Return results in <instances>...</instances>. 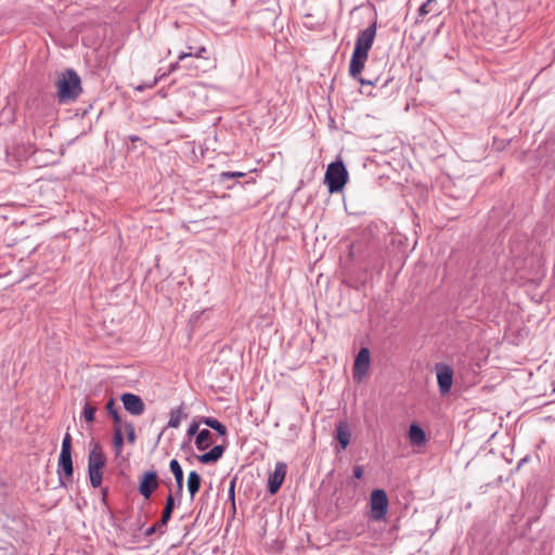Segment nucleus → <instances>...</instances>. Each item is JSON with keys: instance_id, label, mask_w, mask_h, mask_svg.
Here are the masks:
<instances>
[{"instance_id": "72a5a7b5", "label": "nucleus", "mask_w": 555, "mask_h": 555, "mask_svg": "<svg viewBox=\"0 0 555 555\" xmlns=\"http://www.w3.org/2000/svg\"><path fill=\"white\" fill-rule=\"evenodd\" d=\"M154 527H156V530L159 531L160 534H163L165 532L164 528L167 526V525H162V518L153 525Z\"/></svg>"}, {"instance_id": "aec40b11", "label": "nucleus", "mask_w": 555, "mask_h": 555, "mask_svg": "<svg viewBox=\"0 0 555 555\" xmlns=\"http://www.w3.org/2000/svg\"><path fill=\"white\" fill-rule=\"evenodd\" d=\"M201 423H203L206 426L210 427L211 429L216 430L220 436L227 435V427L221 422H219L217 418L204 416L201 418Z\"/></svg>"}, {"instance_id": "f8f14e48", "label": "nucleus", "mask_w": 555, "mask_h": 555, "mask_svg": "<svg viewBox=\"0 0 555 555\" xmlns=\"http://www.w3.org/2000/svg\"><path fill=\"white\" fill-rule=\"evenodd\" d=\"M366 55L361 53L352 52L350 64H349V75L352 78H358L362 73L365 62L367 61Z\"/></svg>"}, {"instance_id": "4be33fe9", "label": "nucleus", "mask_w": 555, "mask_h": 555, "mask_svg": "<svg viewBox=\"0 0 555 555\" xmlns=\"http://www.w3.org/2000/svg\"><path fill=\"white\" fill-rule=\"evenodd\" d=\"M175 508V499L172 493H169V495L166 499V504L162 513V525H167L168 521L171 518L172 512Z\"/></svg>"}, {"instance_id": "0eeeda50", "label": "nucleus", "mask_w": 555, "mask_h": 555, "mask_svg": "<svg viewBox=\"0 0 555 555\" xmlns=\"http://www.w3.org/2000/svg\"><path fill=\"white\" fill-rule=\"evenodd\" d=\"M370 367V350L367 348H361L358 352L353 369L352 375L353 378L358 382H361L363 377L367 374Z\"/></svg>"}, {"instance_id": "bb28decb", "label": "nucleus", "mask_w": 555, "mask_h": 555, "mask_svg": "<svg viewBox=\"0 0 555 555\" xmlns=\"http://www.w3.org/2000/svg\"><path fill=\"white\" fill-rule=\"evenodd\" d=\"M61 454H72V436L69 433H66L63 438Z\"/></svg>"}, {"instance_id": "7ed1b4c3", "label": "nucleus", "mask_w": 555, "mask_h": 555, "mask_svg": "<svg viewBox=\"0 0 555 555\" xmlns=\"http://www.w3.org/2000/svg\"><path fill=\"white\" fill-rule=\"evenodd\" d=\"M324 181L330 193H338L343 191L348 181V171L343 160L337 159L327 166Z\"/></svg>"}, {"instance_id": "1a4fd4ad", "label": "nucleus", "mask_w": 555, "mask_h": 555, "mask_svg": "<svg viewBox=\"0 0 555 555\" xmlns=\"http://www.w3.org/2000/svg\"><path fill=\"white\" fill-rule=\"evenodd\" d=\"M286 472L287 466L285 463L278 462L275 464L274 470L269 475L268 479V490L271 494H275L280 490L285 479Z\"/></svg>"}, {"instance_id": "473e14b6", "label": "nucleus", "mask_w": 555, "mask_h": 555, "mask_svg": "<svg viewBox=\"0 0 555 555\" xmlns=\"http://www.w3.org/2000/svg\"><path fill=\"white\" fill-rule=\"evenodd\" d=\"M362 476H363V468H362V466H359V465L354 466L353 467V477L356 479H361Z\"/></svg>"}, {"instance_id": "a211bd4d", "label": "nucleus", "mask_w": 555, "mask_h": 555, "mask_svg": "<svg viewBox=\"0 0 555 555\" xmlns=\"http://www.w3.org/2000/svg\"><path fill=\"white\" fill-rule=\"evenodd\" d=\"M105 409L108 415L113 418L114 427H122V420L114 398H109L106 402Z\"/></svg>"}, {"instance_id": "6ab92c4d", "label": "nucleus", "mask_w": 555, "mask_h": 555, "mask_svg": "<svg viewBox=\"0 0 555 555\" xmlns=\"http://www.w3.org/2000/svg\"><path fill=\"white\" fill-rule=\"evenodd\" d=\"M211 433L208 429H202L198 431L195 438V446L199 451L206 450L210 446Z\"/></svg>"}, {"instance_id": "a878e982", "label": "nucleus", "mask_w": 555, "mask_h": 555, "mask_svg": "<svg viewBox=\"0 0 555 555\" xmlns=\"http://www.w3.org/2000/svg\"><path fill=\"white\" fill-rule=\"evenodd\" d=\"M125 430H126V435H127V440L129 443H134L135 442V439H137V436H135V430H134V426L132 423L130 422H126L125 424H122Z\"/></svg>"}, {"instance_id": "e433bc0d", "label": "nucleus", "mask_w": 555, "mask_h": 555, "mask_svg": "<svg viewBox=\"0 0 555 555\" xmlns=\"http://www.w3.org/2000/svg\"><path fill=\"white\" fill-rule=\"evenodd\" d=\"M229 494H230L231 499L234 500V481H232V483H231Z\"/></svg>"}, {"instance_id": "dca6fc26", "label": "nucleus", "mask_w": 555, "mask_h": 555, "mask_svg": "<svg viewBox=\"0 0 555 555\" xmlns=\"http://www.w3.org/2000/svg\"><path fill=\"white\" fill-rule=\"evenodd\" d=\"M410 441L415 446H422L426 442V434L417 424H411L408 433Z\"/></svg>"}, {"instance_id": "2eb2a0df", "label": "nucleus", "mask_w": 555, "mask_h": 555, "mask_svg": "<svg viewBox=\"0 0 555 555\" xmlns=\"http://www.w3.org/2000/svg\"><path fill=\"white\" fill-rule=\"evenodd\" d=\"M351 433L348 425L345 422H339L336 425V438L340 444V448L345 450L350 442Z\"/></svg>"}, {"instance_id": "ddd939ff", "label": "nucleus", "mask_w": 555, "mask_h": 555, "mask_svg": "<svg viewBox=\"0 0 555 555\" xmlns=\"http://www.w3.org/2000/svg\"><path fill=\"white\" fill-rule=\"evenodd\" d=\"M169 468L176 479V485H177L176 493H177V495L180 496L183 491V479H184L183 469H182L180 463L176 459L170 461Z\"/></svg>"}, {"instance_id": "f3484780", "label": "nucleus", "mask_w": 555, "mask_h": 555, "mask_svg": "<svg viewBox=\"0 0 555 555\" xmlns=\"http://www.w3.org/2000/svg\"><path fill=\"white\" fill-rule=\"evenodd\" d=\"M202 485V477L195 470L190 472L188 476V490L190 492L191 499H194L196 493L199 491Z\"/></svg>"}, {"instance_id": "f704fd0d", "label": "nucleus", "mask_w": 555, "mask_h": 555, "mask_svg": "<svg viewBox=\"0 0 555 555\" xmlns=\"http://www.w3.org/2000/svg\"><path fill=\"white\" fill-rule=\"evenodd\" d=\"M155 532H157L156 527L151 526L150 528H147V529L145 530V535H146V537H150V535L154 534Z\"/></svg>"}, {"instance_id": "6e6552de", "label": "nucleus", "mask_w": 555, "mask_h": 555, "mask_svg": "<svg viewBox=\"0 0 555 555\" xmlns=\"http://www.w3.org/2000/svg\"><path fill=\"white\" fill-rule=\"evenodd\" d=\"M124 409L131 415L139 416L145 411V404L143 400L134 393L125 392L120 396Z\"/></svg>"}, {"instance_id": "c756f323", "label": "nucleus", "mask_w": 555, "mask_h": 555, "mask_svg": "<svg viewBox=\"0 0 555 555\" xmlns=\"http://www.w3.org/2000/svg\"><path fill=\"white\" fill-rule=\"evenodd\" d=\"M243 176H245V173L240 172V171H223L220 173V179L222 181H225L228 179H233V178L243 177Z\"/></svg>"}, {"instance_id": "c85d7f7f", "label": "nucleus", "mask_w": 555, "mask_h": 555, "mask_svg": "<svg viewBox=\"0 0 555 555\" xmlns=\"http://www.w3.org/2000/svg\"><path fill=\"white\" fill-rule=\"evenodd\" d=\"M206 52V48L202 47L199 48L195 53H194V56L195 57H202L203 56V53ZM190 56H193V53L191 52H182L180 55H179V62L185 60L186 57H190Z\"/></svg>"}, {"instance_id": "5701e85b", "label": "nucleus", "mask_w": 555, "mask_h": 555, "mask_svg": "<svg viewBox=\"0 0 555 555\" xmlns=\"http://www.w3.org/2000/svg\"><path fill=\"white\" fill-rule=\"evenodd\" d=\"M124 441L122 427H114L113 447L117 455L121 452Z\"/></svg>"}, {"instance_id": "4468645a", "label": "nucleus", "mask_w": 555, "mask_h": 555, "mask_svg": "<svg viewBox=\"0 0 555 555\" xmlns=\"http://www.w3.org/2000/svg\"><path fill=\"white\" fill-rule=\"evenodd\" d=\"M224 452L223 446H215L210 451L197 456V460L203 464H210L217 462L222 457Z\"/></svg>"}, {"instance_id": "412c9836", "label": "nucleus", "mask_w": 555, "mask_h": 555, "mask_svg": "<svg viewBox=\"0 0 555 555\" xmlns=\"http://www.w3.org/2000/svg\"><path fill=\"white\" fill-rule=\"evenodd\" d=\"M188 414L183 412V408L179 406L170 411V418L168 421V427L178 428L181 424L182 418H186Z\"/></svg>"}, {"instance_id": "7c9ffc66", "label": "nucleus", "mask_w": 555, "mask_h": 555, "mask_svg": "<svg viewBox=\"0 0 555 555\" xmlns=\"http://www.w3.org/2000/svg\"><path fill=\"white\" fill-rule=\"evenodd\" d=\"M198 427H199L198 423L192 422L188 428V433H186L188 436L193 437L194 435L198 434Z\"/></svg>"}, {"instance_id": "2f4dec72", "label": "nucleus", "mask_w": 555, "mask_h": 555, "mask_svg": "<svg viewBox=\"0 0 555 555\" xmlns=\"http://www.w3.org/2000/svg\"><path fill=\"white\" fill-rule=\"evenodd\" d=\"M361 85H369V86H374L377 81H378V78L372 80V79H365V78H362V77H358L356 78Z\"/></svg>"}, {"instance_id": "f03ea898", "label": "nucleus", "mask_w": 555, "mask_h": 555, "mask_svg": "<svg viewBox=\"0 0 555 555\" xmlns=\"http://www.w3.org/2000/svg\"><path fill=\"white\" fill-rule=\"evenodd\" d=\"M106 464V456L102 451L100 443H92V448L88 456V473L90 483L93 488H98L102 483V469Z\"/></svg>"}, {"instance_id": "b1692460", "label": "nucleus", "mask_w": 555, "mask_h": 555, "mask_svg": "<svg viewBox=\"0 0 555 555\" xmlns=\"http://www.w3.org/2000/svg\"><path fill=\"white\" fill-rule=\"evenodd\" d=\"M95 412L96 408L91 405L89 402H86L82 410V417L86 422L91 423L94 421Z\"/></svg>"}, {"instance_id": "20e7f679", "label": "nucleus", "mask_w": 555, "mask_h": 555, "mask_svg": "<svg viewBox=\"0 0 555 555\" xmlns=\"http://www.w3.org/2000/svg\"><path fill=\"white\" fill-rule=\"evenodd\" d=\"M389 501L383 489H375L370 495L371 517L376 521L385 519L388 512Z\"/></svg>"}, {"instance_id": "9d476101", "label": "nucleus", "mask_w": 555, "mask_h": 555, "mask_svg": "<svg viewBox=\"0 0 555 555\" xmlns=\"http://www.w3.org/2000/svg\"><path fill=\"white\" fill-rule=\"evenodd\" d=\"M158 487V476L155 470L145 472L139 483V492L145 499H150Z\"/></svg>"}, {"instance_id": "4c0bfd02", "label": "nucleus", "mask_w": 555, "mask_h": 555, "mask_svg": "<svg viewBox=\"0 0 555 555\" xmlns=\"http://www.w3.org/2000/svg\"><path fill=\"white\" fill-rule=\"evenodd\" d=\"M231 1H232V3H234L235 0H231Z\"/></svg>"}, {"instance_id": "423d86ee", "label": "nucleus", "mask_w": 555, "mask_h": 555, "mask_svg": "<svg viewBox=\"0 0 555 555\" xmlns=\"http://www.w3.org/2000/svg\"><path fill=\"white\" fill-rule=\"evenodd\" d=\"M437 383L441 395L450 392L453 384V370L450 365L444 363H437L435 366Z\"/></svg>"}, {"instance_id": "f257e3e1", "label": "nucleus", "mask_w": 555, "mask_h": 555, "mask_svg": "<svg viewBox=\"0 0 555 555\" xmlns=\"http://www.w3.org/2000/svg\"><path fill=\"white\" fill-rule=\"evenodd\" d=\"M56 87L61 102L73 101L81 92L80 77L74 69H66L60 75Z\"/></svg>"}, {"instance_id": "cd10ccee", "label": "nucleus", "mask_w": 555, "mask_h": 555, "mask_svg": "<svg viewBox=\"0 0 555 555\" xmlns=\"http://www.w3.org/2000/svg\"><path fill=\"white\" fill-rule=\"evenodd\" d=\"M436 0H427L426 2H424L420 9H418V16H425L427 15L428 13H430L433 11L431 9V4L435 2Z\"/></svg>"}, {"instance_id": "9b49d317", "label": "nucleus", "mask_w": 555, "mask_h": 555, "mask_svg": "<svg viewBox=\"0 0 555 555\" xmlns=\"http://www.w3.org/2000/svg\"><path fill=\"white\" fill-rule=\"evenodd\" d=\"M57 473L60 479V486L66 487L64 477L72 478L74 473L72 454H61L57 462Z\"/></svg>"}, {"instance_id": "c9c22d12", "label": "nucleus", "mask_w": 555, "mask_h": 555, "mask_svg": "<svg viewBox=\"0 0 555 555\" xmlns=\"http://www.w3.org/2000/svg\"><path fill=\"white\" fill-rule=\"evenodd\" d=\"M179 68V62H176V63H172L170 64L169 66V69H168V73H173L175 70H177Z\"/></svg>"}, {"instance_id": "39448f33", "label": "nucleus", "mask_w": 555, "mask_h": 555, "mask_svg": "<svg viewBox=\"0 0 555 555\" xmlns=\"http://www.w3.org/2000/svg\"><path fill=\"white\" fill-rule=\"evenodd\" d=\"M376 36V24L373 23L365 29L359 31L353 52L369 56V51L373 46Z\"/></svg>"}, {"instance_id": "393cba45", "label": "nucleus", "mask_w": 555, "mask_h": 555, "mask_svg": "<svg viewBox=\"0 0 555 555\" xmlns=\"http://www.w3.org/2000/svg\"><path fill=\"white\" fill-rule=\"evenodd\" d=\"M167 75H169V73H168V72L159 73V74H157V75L154 77V79H153L151 82H149V83H144V85H141V86H138V87L135 88V90H138V91H143V90H145V89H152V88H154V87L156 86V83H157L160 79H163V78H164V77H166Z\"/></svg>"}]
</instances>
